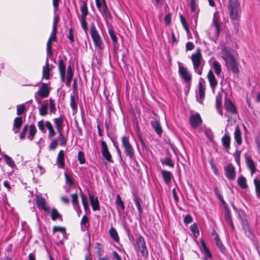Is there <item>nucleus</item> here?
<instances>
[{"label": "nucleus", "mask_w": 260, "mask_h": 260, "mask_svg": "<svg viewBox=\"0 0 260 260\" xmlns=\"http://www.w3.org/2000/svg\"><path fill=\"white\" fill-rule=\"evenodd\" d=\"M228 10L231 19L233 21L238 22L241 13L240 2L238 0H229Z\"/></svg>", "instance_id": "1"}, {"label": "nucleus", "mask_w": 260, "mask_h": 260, "mask_svg": "<svg viewBox=\"0 0 260 260\" xmlns=\"http://www.w3.org/2000/svg\"><path fill=\"white\" fill-rule=\"evenodd\" d=\"M121 143L126 156L128 157L131 161L137 166L138 162L134 153V150L130 143L129 137L126 136H122Z\"/></svg>", "instance_id": "2"}, {"label": "nucleus", "mask_w": 260, "mask_h": 260, "mask_svg": "<svg viewBox=\"0 0 260 260\" xmlns=\"http://www.w3.org/2000/svg\"><path fill=\"white\" fill-rule=\"evenodd\" d=\"M90 34L95 48L98 50L103 51L105 45L93 23H91L90 25Z\"/></svg>", "instance_id": "3"}, {"label": "nucleus", "mask_w": 260, "mask_h": 260, "mask_svg": "<svg viewBox=\"0 0 260 260\" xmlns=\"http://www.w3.org/2000/svg\"><path fill=\"white\" fill-rule=\"evenodd\" d=\"M134 248L137 253L140 252L141 256L144 258H147L148 257L149 253L146 241L142 236L140 235L137 238Z\"/></svg>", "instance_id": "4"}, {"label": "nucleus", "mask_w": 260, "mask_h": 260, "mask_svg": "<svg viewBox=\"0 0 260 260\" xmlns=\"http://www.w3.org/2000/svg\"><path fill=\"white\" fill-rule=\"evenodd\" d=\"M191 59L192 62L194 72L198 75L202 74L203 67L202 66V56L199 49L197 52L192 54Z\"/></svg>", "instance_id": "5"}, {"label": "nucleus", "mask_w": 260, "mask_h": 260, "mask_svg": "<svg viewBox=\"0 0 260 260\" xmlns=\"http://www.w3.org/2000/svg\"><path fill=\"white\" fill-rule=\"evenodd\" d=\"M52 231L56 237L57 244H62L63 240L67 238L66 229L63 227L54 226L53 227Z\"/></svg>", "instance_id": "6"}, {"label": "nucleus", "mask_w": 260, "mask_h": 260, "mask_svg": "<svg viewBox=\"0 0 260 260\" xmlns=\"http://www.w3.org/2000/svg\"><path fill=\"white\" fill-rule=\"evenodd\" d=\"M67 58L64 56L61 57L59 56L58 60V67L60 78L62 82H65L66 80V62Z\"/></svg>", "instance_id": "7"}, {"label": "nucleus", "mask_w": 260, "mask_h": 260, "mask_svg": "<svg viewBox=\"0 0 260 260\" xmlns=\"http://www.w3.org/2000/svg\"><path fill=\"white\" fill-rule=\"evenodd\" d=\"M225 66L228 70L231 71L233 74L237 75L239 73V67L238 61L235 58H232L225 62Z\"/></svg>", "instance_id": "8"}, {"label": "nucleus", "mask_w": 260, "mask_h": 260, "mask_svg": "<svg viewBox=\"0 0 260 260\" xmlns=\"http://www.w3.org/2000/svg\"><path fill=\"white\" fill-rule=\"evenodd\" d=\"M178 73L180 77L185 82L191 81L192 76L191 73L186 67L181 66L180 63H179Z\"/></svg>", "instance_id": "9"}, {"label": "nucleus", "mask_w": 260, "mask_h": 260, "mask_svg": "<svg viewBox=\"0 0 260 260\" xmlns=\"http://www.w3.org/2000/svg\"><path fill=\"white\" fill-rule=\"evenodd\" d=\"M101 152L103 158L108 162L113 163L112 155L110 153L107 143L105 141L102 140L101 142Z\"/></svg>", "instance_id": "10"}, {"label": "nucleus", "mask_w": 260, "mask_h": 260, "mask_svg": "<svg viewBox=\"0 0 260 260\" xmlns=\"http://www.w3.org/2000/svg\"><path fill=\"white\" fill-rule=\"evenodd\" d=\"M205 83V81L202 78L200 79L199 84H198V90L199 93H197L196 99L197 101L200 104H203V101L205 98V88L203 84Z\"/></svg>", "instance_id": "11"}, {"label": "nucleus", "mask_w": 260, "mask_h": 260, "mask_svg": "<svg viewBox=\"0 0 260 260\" xmlns=\"http://www.w3.org/2000/svg\"><path fill=\"white\" fill-rule=\"evenodd\" d=\"M201 244L200 250L204 254V260H211L212 259V254L207 247L205 241L203 239H201Z\"/></svg>", "instance_id": "12"}, {"label": "nucleus", "mask_w": 260, "mask_h": 260, "mask_svg": "<svg viewBox=\"0 0 260 260\" xmlns=\"http://www.w3.org/2000/svg\"><path fill=\"white\" fill-rule=\"evenodd\" d=\"M225 176L229 180H234L236 177L235 168L232 164H228L224 167Z\"/></svg>", "instance_id": "13"}, {"label": "nucleus", "mask_w": 260, "mask_h": 260, "mask_svg": "<svg viewBox=\"0 0 260 260\" xmlns=\"http://www.w3.org/2000/svg\"><path fill=\"white\" fill-rule=\"evenodd\" d=\"M202 123V118L199 113H196L190 116L189 123L192 127L195 128L200 126Z\"/></svg>", "instance_id": "14"}, {"label": "nucleus", "mask_w": 260, "mask_h": 260, "mask_svg": "<svg viewBox=\"0 0 260 260\" xmlns=\"http://www.w3.org/2000/svg\"><path fill=\"white\" fill-rule=\"evenodd\" d=\"M35 93L38 94L41 98L43 99L47 98L49 94V90L48 84L42 83L38 90Z\"/></svg>", "instance_id": "15"}, {"label": "nucleus", "mask_w": 260, "mask_h": 260, "mask_svg": "<svg viewBox=\"0 0 260 260\" xmlns=\"http://www.w3.org/2000/svg\"><path fill=\"white\" fill-rule=\"evenodd\" d=\"M246 166L252 175L256 171L255 163L251 156L245 153L244 155Z\"/></svg>", "instance_id": "16"}, {"label": "nucleus", "mask_w": 260, "mask_h": 260, "mask_svg": "<svg viewBox=\"0 0 260 260\" xmlns=\"http://www.w3.org/2000/svg\"><path fill=\"white\" fill-rule=\"evenodd\" d=\"M207 78L209 82L210 86L213 92H215V89L217 85V81L215 77L213 72L210 70L208 73Z\"/></svg>", "instance_id": "17"}, {"label": "nucleus", "mask_w": 260, "mask_h": 260, "mask_svg": "<svg viewBox=\"0 0 260 260\" xmlns=\"http://www.w3.org/2000/svg\"><path fill=\"white\" fill-rule=\"evenodd\" d=\"M36 203L38 208L43 209L47 212H50V207L46 205V202L42 196H38L37 197Z\"/></svg>", "instance_id": "18"}, {"label": "nucleus", "mask_w": 260, "mask_h": 260, "mask_svg": "<svg viewBox=\"0 0 260 260\" xmlns=\"http://www.w3.org/2000/svg\"><path fill=\"white\" fill-rule=\"evenodd\" d=\"M212 24L215 27V35L218 37L220 32V23L218 13L217 11L215 12L214 13Z\"/></svg>", "instance_id": "19"}, {"label": "nucleus", "mask_w": 260, "mask_h": 260, "mask_svg": "<svg viewBox=\"0 0 260 260\" xmlns=\"http://www.w3.org/2000/svg\"><path fill=\"white\" fill-rule=\"evenodd\" d=\"M242 226L246 237L251 240H253L255 236L251 230L248 222L247 221L243 222L242 224Z\"/></svg>", "instance_id": "20"}, {"label": "nucleus", "mask_w": 260, "mask_h": 260, "mask_svg": "<svg viewBox=\"0 0 260 260\" xmlns=\"http://www.w3.org/2000/svg\"><path fill=\"white\" fill-rule=\"evenodd\" d=\"M224 107L228 112L232 114H237V110L235 106L230 99H226L224 102Z\"/></svg>", "instance_id": "21"}, {"label": "nucleus", "mask_w": 260, "mask_h": 260, "mask_svg": "<svg viewBox=\"0 0 260 260\" xmlns=\"http://www.w3.org/2000/svg\"><path fill=\"white\" fill-rule=\"evenodd\" d=\"M56 164L58 168L63 169L65 166L64 153L63 150H60L57 155Z\"/></svg>", "instance_id": "22"}, {"label": "nucleus", "mask_w": 260, "mask_h": 260, "mask_svg": "<svg viewBox=\"0 0 260 260\" xmlns=\"http://www.w3.org/2000/svg\"><path fill=\"white\" fill-rule=\"evenodd\" d=\"M211 68L213 69L217 76L221 75V66L220 63L215 59L211 60Z\"/></svg>", "instance_id": "23"}, {"label": "nucleus", "mask_w": 260, "mask_h": 260, "mask_svg": "<svg viewBox=\"0 0 260 260\" xmlns=\"http://www.w3.org/2000/svg\"><path fill=\"white\" fill-rule=\"evenodd\" d=\"M50 71L49 61L48 59H46L45 65L43 67L42 69V78L49 80L50 78Z\"/></svg>", "instance_id": "24"}, {"label": "nucleus", "mask_w": 260, "mask_h": 260, "mask_svg": "<svg viewBox=\"0 0 260 260\" xmlns=\"http://www.w3.org/2000/svg\"><path fill=\"white\" fill-rule=\"evenodd\" d=\"M89 199L92 209L93 211L100 210V203L98 197H95L93 195L89 194Z\"/></svg>", "instance_id": "25"}, {"label": "nucleus", "mask_w": 260, "mask_h": 260, "mask_svg": "<svg viewBox=\"0 0 260 260\" xmlns=\"http://www.w3.org/2000/svg\"><path fill=\"white\" fill-rule=\"evenodd\" d=\"M221 57L225 62L234 57L231 53V49L228 47H223L222 49Z\"/></svg>", "instance_id": "26"}, {"label": "nucleus", "mask_w": 260, "mask_h": 260, "mask_svg": "<svg viewBox=\"0 0 260 260\" xmlns=\"http://www.w3.org/2000/svg\"><path fill=\"white\" fill-rule=\"evenodd\" d=\"M105 20L111 19L112 17L108 8L107 4L101 7V9L99 10Z\"/></svg>", "instance_id": "27"}, {"label": "nucleus", "mask_w": 260, "mask_h": 260, "mask_svg": "<svg viewBox=\"0 0 260 260\" xmlns=\"http://www.w3.org/2000/svg\"><path fill=\"white\" fill-rule=\"evenodd\" d=\"M22 118L21 116L16 117L14 120L13 130L15 134L19 132L20 127L22 124Z\"/></svg>", "instance_id": "28"}, {"label": "nucleus", "mask_w": 260, "mask_h": 260, "mask_svg": "<svg viewBox=\"0 0 260 260\" xmlns=\"http://www.w3.org/2000/svg\"><path fill=\"white\" fill-rule=\"evenodd\" d=\"M74 76V71L72 69L71 65H69L67 68V81L66 85L67 86H70L71 81Z\"/></svg>", "instance_id": "29"}, {"label": "nucleus", "mask_w": 260, "mask_h": 260, "mask_svg": "<svg viewBox=\"0 0 260 260\" xmlns=\"http://www.w3.org/2000/svg\"><path fill=\"white\" fill-rule=\"evenodd\" d=\"M151 125L154 129L155 133L158 136L161 135L162 133V129L159 122L158 120L151 121Z\"/></svg>", "instance_id": "30"}, {"label": "nucleus", "mask_w": 260, "mask_h": 260, "mask_svg": "<svg viewBox=\"0 0 260 260\" xmlns=\"http://www.w3.org/2000/svg\"><path fill=\"white\" fill-rule=\"evenodd\" d=\"M2 155L5 160V162L9 167L12 169L16 167V166L14 161L10 156L6 154L4 152L2 153Z\"/></svg>", "instance_id": "31"}, {"label": "nucleus", "mask_w": 260, "mask_h": 260, "mask_svg": "<svg viewBox=\"0 0 260 260\" xmlns=\"http://www.w3.org/2000/svg\"><path fill=\"white\" fill-rule=\"evenodd\" d=\"M133 200L137 207V208L142 207L143 202L141 198L138 195L136 191H132Z\"/></svg>", "instance_id": "32"}, {"label": "nucleus", "mask_w": 260, "mask_h": 260, "mask_svg": "<svg viewBox=\"0 0 260 260\" xmlns=\"http://www.w3.org/2000/svg\"><path fill=\"white\" fill-rule=\"evenodd\" d=\"M161 173L165 183L167 185L169 184L172 179L171 173L169 171L162 170Z\"/></svg>", "instance_id": "33"}, {"label": "nucleus", "mask_w": 260, "mask_h": 260, "mask_svg": "<svg viewBox=\"0 0 260 260\" xmlns=\"http://www.w3.org/2000/svg\"><path fill=\"white\" fill-rule=\"evenodd\" d=\"M45 126L48 129L49 131L48 135V138L51 139L52 138L54 137L56 135V133L53 127L52 123L49 121H46L45 122Z\"/></svg>", "instance_id": "34"}, {"label": "nucleus", "mask_w": 260, "mask_h": 260, "mask_svg": "<svg viewBox=\"0 0 260 260\" xmlns=\"http://www.w3.org/2000/svg\"><path fill=\"white\" fill-rule=\"evenodd\" d=\"M53 122L55 125L57 131L63 129V120L62 117L60 116L54 118Z\"/></svg>", "instance_id": "35"}, {"label": "nucleus", "mask_w": 260, "mask_h": 260, "mask_svg": "<svg viewBox=\"0 0 260 260\" xmlns=\"http://www.w3.org/2000/svg\"><path fill=\"white\" fill-rule=\"evenodd\" d=\"M80 11L81 12V19H86L88 11L87 4L85 1L82 2V6L80 8Z\"/></svg>", "instance_id": "36"}, {"label": "nucleus", "mask_w": 260, "mask_h": 260, "mask_svg": "<svg viewBox=\"0 0 260 260\" xmlns=\"http://www.w3.org/2000/svg\"><path fill=\"white\" fill-rule=\"evenodd\" d=\"M237 183L242 189H245L248 188L246 179L242 175L238 178Z\"/></svg>", "instance_id": "37"}, {"label": "nucleus", "mask_w": 260, "mask_h": 260, "mask_svg": "<svg viewBox=\"0 0 260 260\" xmlns=\"http://www.w3.org/2000/svg\"><path fill=\"white\" fill-rule=\"evenodd\" d=\"M51 218L53 220H56L59 219L60 221H62V218L61 215L58 212L55 208H53L51 210L50 214Z\"/></svg>", "instance_id": "38"}, {"label": "nucleus", "mask_w": 260, "mask_h": 260, "mask_svg": "<svg viewBox=\"0 0 260 260\" xmlns=\"http://www.w3.org/2000/svg\"><path fill=\"white\" fill-rule=\"evenodd\" d=\"M109 233L110 236L112 238V239L116 242H118L119 241V237L118 235L116 229L111 227L109 231Z\"/></svg>", "instance_id": "39"}, {"label": "nucleus", "mask_w": 260, "mask_h": 260, "mask_svg": "<svg viewBox=\"0 0 260 260\" xmlns=\"http://www.w3.org/2000/svg\"><path fill=\"white\" fill-rule=\"evenodd\" d=\"M234 138L237 145H240L242 143L241 132L237 126L234 132Z\"/></svg>", "instance_id": "40"}, {"label": "nucleus", "mask_w": 260, "mask_h": 260, "mask_svg": "<svg viewBox=\"0 0 260 260\" xmlns=\"http://www.w3.org/2000/svg\"><path fill=\"white\" fill-rule=\"evenodd\" d=\"M221 142L223 146L225 149H229L230 148L231 138L228 134H224L221 139Z\"/></svg>", "instance_id": "41"}, {"label": "nucleus", "mask_w": 260, "mask_h": 260, "mask_svg": "<svg viewBox=\"0 0 260 260\" xmlns=\"http://www.w3.org/2000/svg\"><path fill=\"white\" fill-rule=\"evenodd\" d=\"M160 162L162 165H166L170 168L174 167V164L170 157H166L160 159Z\"/></svg>", "instance_id": "42"}, {"label": "nucleus", "mask_w": 260, "mask_h": 260, "mask_svg": "<svg viewBox=\"0 0 260 260\" xmlns=\"http://www.w3.org/2000/svg\"><path fill=\"white\" fill-rule=\"evenodd\" d=\"M81 230L83 231H85L86 230L88 229L89 223L88 218L86 215H84L83 216L81 221Z\"/></svg>", "instance_id": "43"}, {"label": "nucleus", "mask_w": 260, "mask_h": 260, "mask_svg": "<svg viewBox=\"0 0 260 260\" xmlns=\"http://www.w3.org/2000/svg\"><path fill=\"white\" fill-rule=\"evenodd\" d=\"M253 182L256 197L260 199V179L256 177L254 179Z\"/></svg>", "instance_id": "44"}, {"label": "nucleus", "mask_w": 260, "mask_h": 260, "mask_svg": "<svg viewBox=\"0 0 260 260\" xmlns=\"http://www.w3.org/2000/svg\"><path fill=\"white\" fill-rule=\"evenodd\" d=\"M37 132V129L35 124H32L29 127V133L27 137L28 139L30 140L34 139V136Z\"/></svg>", "instance_id": "45"}, {"label": "nucleus", "mask_w": 260, "mask_h": 260, "mask_svg": "<svg viewBox=\"0 0 260 260\" xmlns=\"http://www.w3.org/2000/svg\"><path fill=\"white\" fill-rule=\"evenodd\" d=\"M190 229L192 233L193 236L195 238H197L199 235L200 232L197 223H194L190 226Z\"/></svg>", "instance_id": "46"}, {"label": "nucleus", "mask_w": 260, "mask_h": 260, "mask_svg": "<svg viewBox=\"0 0 260 260\" xmlns=\"http://www.w3.org/2000/svg\"><path fill=\"white\" fill-rule=\"evenodd\" d=\"M48 114V103H44L39 108V114L45 116Z\"/></svg>", "instance_id": "47"}, {"label": "nucleus", "mask_w": 260, "mask_h": 260, "mask_svg": "<svg viewBox=\"0 0 260 260\" xmlns=\"http://www.w3.org/2000/svg\"><path fill=\"white\" fill-rule=\"evenodd\" d=\"M108 32L112 41L113 45L115 46L117 44V38L116 35H115L113 29L112 28H109L108 29Z\"/></svg>", "instance_id": "48"}, {"label": "nucleus", "mask_w": 260, "mask_h": 260, "mask_svg": "<svg viewBox=\"0 0 260 260\" xmlns=\"http://www.w3.org/2000/svg\"><path fill=\"white\" fill-rule=\"evenodd\" d=\"M80 197L81 198L82 203L83 204L84 209L85 211H86L89 207L87 199L86 197H85V196L84 194H83V193H82V192L81 191L80 193Z\"/></svg>", "instance_id": "49"}, {"label": "nucleus", "mask_w": 260, "mask_h": 260, "mask_svg": "<svg viewBox=\"0 0 260 260\" xmlns=\"http://www.w3.org/2000/svg\"><path fill=\"white\" fill-rule=\"evenodd\" d=\"M56 31H57V28L53 29V28H52V32L51 33L50 37H49V38L47 41V46H51V42L53 41H54L56 40Z\"/></svg>", "instance_id": "50"}, {"label": "nucleus", "mask_w": 260, "mask_h": 260, "mask_svg": "<svg viewBox=\"0 0 260 260\" xmlns=\"http://www.w3.org/2000/svg\"><path fill=\"white\" fill-rule=\"evenodd\" d=\"M223 212L224 218L226 222L232 220L231 210L229 207L223 209Z\"/></svg>", "instance_id": "51"}, {"label": "nucleus", "mask_w": 260, "mask_h": 260, "mask_svg": "<svg viewBox=\"0 0 260 260\" xmlns=\"http://www.w3.org/2000/svg\"><path fill=\"white\" fill-rule=\"evenodd\" d=\"M199 11H190V18L191 19L192 21H194V23L195 26H196L197 25L198 19V17H199Z\"/></svg>", "instance_id": "52"}, {"label": "nucleus", "mask_w": 260, "mask_h": 260, "mask_svg": "<svg viewBox=\"0 0 260 260\" xmlns=\"http://www.w3.org/2000/svg\"><path fill=\"white\" fill-rule=\"evenodd\" d=\"M70 100H71L70 106H71L73 111L74 112V113H76L78 108H77V105L76 103L74 95H71Z\"/></svg>", "instance_id": "53"}, {"label": "nucleus", "mask_w": 260, "mask_h": 260, "mask_svg": "<svg viewBox=\"0 0 260 260\" xmlns=\"http://www.w3.org/2000/svg\"><path fill=\"white\" fill-rule=\"evenodd\" d=\"M57 10L58 9H54L53 22V26H52V28H53V29L57 28V24L58 21L59 20V16L56 13Z\"/></svg>", "instance_id": "54"}, {"label": "nucleus", "mask_w": 260, "mask_h": 260, "mask_svg": "<svg viewBox=\"0 0 260 260\" xmlns=\"http://www.w3.org/2000/svg\"><path fill=\"white\" fill-rule=\"evenodd\" d=\"M58 140L56 139H53L51 140L48 147L49 150H54L58 145Z\"/></svg>", "instance_id": "55"}, {"label": "nucleus", "mask_w": 260, "mask_h": 260, "mask_svg": "<svg viewBox=\"0 0 260 260\" xmlns=\"http://www.w3.org/2000/svg\"><path fill=\"white\" fill-rule=\"evenodd\" d=\"M204 134L209 141L212 142L214 138V135L211 129L206 128L204 130Z\"/></svg>", "instance_id": "56"}, {"label": "nucleus", "mask_w": 260, "mask_h": 260, "mask_svg": "<svg viewBox=\"0 0 260 260\" xmlns=\"http://www.w3.org/2000/svg\"><path fill=\"white\" fill-rule=\"evenodd\" d=\"M49 110L51 113L55 114L56 111L54 101L50 98L49 99Z\"/></svg>", "instance_id": "57"}, {"label": "nucleus", "mask_w": 260, "mask_h": 260, "mask_svg": "<svg viewBox=\"0 0 260 260\" xmlns=\"http://www.w3.org/2000/svg\"><path fill=\"white\" fill-rule=\"evenodd\" d=\"M78 160L79 161L80 164L81 165L84 164L86 162L84 153L82 151H79L78 152Z\"/></svg>", "instance_id": "58"}, {"label": "nucleus", "mask_w": 260, "mask_h": 260, "mask_svg": "<svg viewBox=\"0 0 260 260\" xmlns=\"http://www.w3.org/2000/svg\"><path fill=\"white\" fill-rule=\"evenodd\" d=\"M115 203L116 205L119 206L120 207L121 210L124 209L125 206L123 202L121 200V198L119 194L116 195Z\"/></svg>", "instance_id": "59"}, {"label": "nucleus", "mask_w": 260, "mask_h": 260, "mask_svg": "<svg viewBox=\"0 0 260 260\" xmlns=\"http://www.w3.org/2000/svg\"><path fill=\"white\" fill-rule=\"evenodd\" d=\"M67 38L69 40V42L71 44H73L75 42L74 30L72 27L70 28L69 30V34Z\"/></svg>", "instance_id": "60"}, {"label": "nucleus", "mask_w": 260, "mask_h": 260, "mask_svg": "<svg viewBox=\"0 0 260 260\" xmlns=\"http://www.w3.org/2000/svg\"><path fill=\"white\" fill-rule=\"evenodd\" d=\"M64 174L66 183L70 186L73 185L74 183L73 178L72 176H69L66 172H65Z\"/></svg>", "instance_id": "61"}, {"label": "nucleus", "mask_w": 260, "mask_h": 260, "mask_svg": "<svg viewBox=\"0 0 260 260\" xmlns=\"http://www.w3.org/2000/svg\"><path fill=\"white\" fill-rule=\"evenodd\" d=\"M255 143L257 153L260 156V134L257 135L255 137Z\"/></svg>", "instance_id": "62"}, {"label": "nucleus", "mask_w": 260, "mask_h": 260, "mask_svg": "<svg viewBox=\"0 0 260 260\" xmlns=\"http://www.w3.org/2000/svg\"><path fill=\"white\" fill-rule=\"evenodd\" d=\"M180 20H181V22L184 28V29L185 30V31H186V32H189V28L187 24V23H186V19L185 18L182 16V15H180Z\"/></svg>", "instance_id": "63"}, {"label": "nucleus", "mask_w": 260, "mask_h": 260, "mask_svg": "<svg viewBox=\"0 0 260 260\" xmlns=\"http://www.w3.org/2000/svg\"><path fill=\"white\" fill-rule=\"evenodd\" d=\"M28 129V125L26 124L25 125L22 129V131L19 134V138L20 139H24L25 137L26 134L27 132Z\"/></svg>", "instance_id": "64"}]
</instances>
